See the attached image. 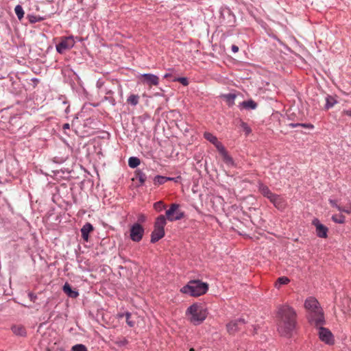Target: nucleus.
Returning <instances> with one entry per match:
<instances>
[{
  "mask_svg": "<svg viewBox=\"0 0 351 351\" xmlns=\"http://www.w3.org/2000/svg\"><path fill=\"white\" fill-rule=\"evenodd\" d=\"M215 147L217 148V151L219 152L221 155L223 154L224 153L227 152L226 148L222 145V143L219 141H218L217 143L214 145Z\"/></svg>",
  "mask_w": 351,
  "mask_h": 351,
  "instance_id": "obj_37",
  "label": "nucleus"
},
{
  "mask_svg": "<svg viewBox=\"0 0 351 351\" xmlns=\"http://www.w3.org/2000/svg\"><path fill=\"white\" fill-rule=\"evenodd\" d=\"M154 208L156 210V211L160 213L166 208V205L163 202L158 201L154 204Z\"/></svg>",
  "mask_w": 351,
  "mask_h": 351,
  "instance_id": "obj_32",
  "label": "nucleus"
},
{
  "mask_svg": "<svg viewBox=\"0 0 351 351\" xmlns=\"http://www.w3.org/2000/svg\"><path fill=\"white\" fill-rule=\"evenodd\" d=\"M130 317H131V313L129 312H126L125 313V319H126L127 324L130 327H134L135 325V322L134 321L131 320Z\"/></svg>",
  "mask_w": 351,
  "mask_h": 351,
  "instance_id": "obj_40",
  "label": "nucleus"
},
{
  "mask_svg": "<svg viewBox=\"0 0 351 351\" xmlns=\"http://www.w3.org/2000/svg\"><path fill=\"white\" fill-rule=\"evenodd\" d=\"M138 221H141V222L145 221V216L144 215H141L138 217Z\"/></svg>",
  "mask_w": 351,
  "mask_h": 351,
  "instance_id": "obj_46",
  "label": "nucleus"
},
{
  "mask_svg": "<svg viewBox=\"0 0 351 351\" xmlns=\"http://www.w3.org/2000/svg\"><path fill=\"white\" fill-rule=\"evenodd\" d=\"M63 291L70 298H76L79 295L77 291L73 290L71 285L66 282L63 286Z\"/></svg>",
  "mask_w": 351,
  "mask_h": 351,
  "instance_id": "obj_17",
  "label": "nucleus"
},
{
  "mask_svg": "<svg viewBox=\"0 0 351 351\" xmlns=\"http://www.w3.org/2000/svg\"><path fill=\"white\" fill-rule=\"evenodd\" d=\"M337 103V100L335 96L327 95L326 97L325 109L328 110L332 108Z\"/></svg>",
  "mask_w": 351,
  "mask_h": 351,
  "instance_id": "obj_23",
  "label": "nucleus"
},
{
  "mask_svg": "<svg viewBox=\"0 0 351 351\" xmlns=\"http://www.w3.org/2000/svg\"><path fill=\"white\" fill-rule=\"evenodd\" d=\"M180 205L176 203L171 204L168 210H166L165 217L169 221H178L184 217V213L179 210Z\"/></svg>",
  "mask_w": 351,
  "mask_h": 351,
  "instance_id": "obj_5",
  "label": "nucleus"
},
{
  "mask_svg": "<svg viewBox=\"0 0 351 351\" xmlns=\"http://www.w3.org/2000/svg\"><path fill=\"white\" fill-rule=\"evenodd\" d=\"M332 220L335 222V223H345V221H346V218L345 217L341 215V214H339V215H334L332 216Z\"/></svg>",
  "mask_w": 351,
  "mask_h": 351,
  "instance_id": "obj_31",
  "label": "nucleus"
},
{
  "mask_svg": "<svg viewBox=\"0 0 351 351\" xmlns=\"http://www.w3.org/2000/svg\"><path fill=\"white\" fill-rule=\"evenodd\" d=\"M339 211L343 212L347 214H351V202H350L346 206L339 208Z\"/></svg>",
  "mask_w": 351,
  "mask_h": 351,
  "instance_id": "obj_38",
  "label": "nucleus"
},
{
  "mask_svg": "<svg viewBox=\"0 0 351 351\" xmlns=\"http://www.w3.org/2000/svg\"><path fill=\"white\" fill-rule=\"evenodd\" d=\"M223 162L229 166H234L233 158L228 154V152L221 155Z\"/></svg>",
  "mask_w": 351,
  "mask_h": 351,
  "instance_id": "obj_29",
  "label": "nucleus"
},
{
  "mask_svg": "<svg viewBox=\"0 0 351 351\" xmlns=\"http://www.w3.org/2000/svg\"><path fill=\"white\" fill-rule=\"evenodd\" d=\"M276 324L278 333L285 337H291L297 326V313L288 304L279 305L276 311Z\"/></svg>",
  "mask_w": 351,
  "mask_h": 351,
  "instance_id": "obj_1",
  "label": "nucleus"
},
{
  "mask_svg": "<svg viewBox=\"0 0 351 351\" xmlns=\"http://www.w3.org/2000/svg\"><path fill=\"white\" fill-rule=\"evenodd\" d=\"M115 344L119 347H123L126 346L128 343V341L125 337H118L115 341Z\"/></svg>",
  "mask_w": 351,
  "mask_h": 351,
  "instance_id": "obj_34",
  "label": "nucleus"
},
{
  "mask_svg": "<svg viewBox=\"0 0 351 351\" xmlns=\"http://www.w3.org/2000/svg\"><path fill=\"white\" fill-rule=\"evenodd\" d=\"M71 351H88V349L84 344L79 343L72 346Z\"/></svg>",
  "mask_w": 351,
  "mask_h": 351,
  "instance_id": "obj_35",
  "label": "nucleus"
},
{
  "mask_svg": "<svg viewBox=\"0 0 351 351\" xmlns=\"http://www.w3.org/2000/svg\"><path fill=\"white\" fill-rule=\"evenodd\" d=\"M221 97L225 99L229 106H232L234 104V100L237 95L234 93H228L222 95Z\"/></svg>",
  "mask_w": 351,
  "mask_h": 351,
  "instance_id": "obj_24",
  "label": "nucleus"
},
{
  "mask_svg": "<svg viewBox=\"0 0 351 351\" xmlns=\"http://www.w3.org/2000/svg\"><path fill=\"white\" fill-rule=\"evenodd\" d=\"M134 175H135V179H136L139 181V183H140L139 185L143 186L147 180V176L145 175V173H143V171H141L140 169H137L135 171Z\"/></svg>",
  "mask_w": 351,
  "mask_h": 351,
  "instance_id": "obj_20",
  "label": "nucleus"
},
{
  "mask_svg": "<svg viewBox=\"0 0 351 351\" xmlns=\"http://www.w3.org/2000/svg\"><path fill=\"white\" fill-rule=\"evenodd\" d=\"M104 85V82L102 80L99 79V80L97 82V84H96L97 87L99 89H101V90L104 89V88H103Z\"/></svg>",
  "mask_w": 351,
  "mask_h": 351,
  "instance_id": "obj_43",
  "label": "nucleus"
},
{
  "mask_svg": "<svg viewBox=\"0 0 351 351\" xmlns=\"http://www.w3.org/2000/svg\"><path fill=\"white\" fill-rule=\"evenodd\" d=\"M329 202L332 207L336 208L338 210H339V208H341V206L337 204V201L335 199H329Z\"/></svg>",
  "mask_w": 351,
  "mask_h": 351,
  "instance_id": "obj_42",
  "label": "nucleus"
},
{
  "mask_svg": "<svg viewBox=\"0 0 351 351\" xmlns=\"http://www.w3.org/2000/svg\"><path fill=\"white\" fill-rule=\"evenodd\" d=\"M173 179H171V177H166L163 176H156L154 178V184L156 186H159L165 184L166 182L172 180Z\"/></svg>",
  "mask_w": 351,
  "mask_h": 351,
  "instance_id": "obj_21",
  "label": "nucleus"
},
{
  "mask_svg": "<svg viewBox=\"0 0 351 351\" xmlns=\"http://www.w3.org/2000/svg\"><path fill=\"white\" fill-rule=\"evenodd\" d=\"M186 315L192 324L199 325L206 319L208 312L207 309L202 304L195 303L188 307Z\"/></svg>",
  "mask_w": 351,
  "mask_h": 351,
  "instance_id": "obj_4",
  "label": "nucleus"
},
{
  "mask_svg": "<svg viewBox=\"0 0 351 351\" xmlns=\"http://www.w3.org/2000/svg\"><path fill=\"white\" fill-rule=\"evenodd\" d=\"M12 332L16 335L21 337L26 335V330L22 325H14L12 327Z\"/></svg>",
  "mask_w": 351,
  "mask_h": 351,
  "instance_id": "obj_22",
  "label": "nucleus"
},
{
  "mask_svg": "<svg viewBox=\"0 0 351 351\" xmlns=\"http://www.w3.org/2000/svg\"><path fill=\"white\" fill-rule=\"evenodd\" d=\"M145 230L138 223L133 224L130 230V237L134 242H139L142 240Z\"/></svg>",
  "mask_w": 351,
  "mask_h": 351,
  "instance_id": "obj_7",
  "label": "nucleus"
},
{
  "mask_svg": "<svg viewBox=\"0 0 351 351\" xmlns=\"http://www.w3.org/2000/svg\"><path fill=\"white\" fill-rule=\"evenodd\" d=\"M15 13L19 20H21L24 16V11L21 5H17L14 8Z\"/></svg>",
  "mask_w": 351,
  "mask_h": 351,
  "instance_id": "obj_33",
  "label": "nucleus"
},
{
  "mask_svg": "<svg viewBox=\"0 0 351 351\" xmlns=\"http://www.w3.org/2000/svg\"><path fill=\"white\" fill-rule=\"evenodd\" d=\"M289 279L286 276H282L278 278L276 282V287L278 289L280 288L281 285H287L289 282Z\"/></svg>",
  "mask_w": 351,
  "mask_h": 351,
  "instance_id": "obj_30",
  "label": "nucleus"
},
{
  "mask_svg": "<svg viewBox=\"0 0 351 351\" xmlns=\"http://www.w3.org/2000/svg\"><path fill=\"white\" fill-rule=\"evenodd\" d=\"M27 19H28V21L30 23H35L37 22H40L45 19V18L43 16H40L39 15H34V14H27Z\"/></svg>",
  "mask_w": 351,
  "mask_h": 351,
  "instance_id": "obj_25",
  "label": "nucleus"
},
{
  "mask_svg": "<svg viewBox=\"0 0 351 351\" xmlns=\"http://www.w3.org/2000/svg\"><path fill=\"white\" fill-rule=\"evenodd\" d=\"M178 178H179L178 177H177V178H171V179H173L171 181H174V182H177V180Z\"/></svg>",
  "mask_w": 351,
  "mask_h": 351,
  "instance_id": "obj_52",
  "label": "nucleus"
},
{
  "mask_svg": "<svg viewBox=\"0 0 351 351\" xmlns=\"http://www.w3.org/2000/svg\"><path fill=\"white\" fill-rule=\"evenodd\" d=\"M167 219L165 217V215H159L158 217H156L155 220L154 228L165 230V227L167 224Z\"/></svg>",
  "mask_w": 351,
  "mask_h": 351,
  "instance_id": "obj_16",
  "label": "nucleus"
},
{
  "mask_svg": "<svg viewBox=\"0 0 351 351\" xmlns=\"http://www.w3.org/2000/svg\"><path fill=\"white\" fill-rule=\"evenodd\" d=\"M28 296H29V300L32 302H36V300L37 299V296L35 294H34L33 293H29Z\"/></svg>",
  "mask_w": 351,
  "mask_h": 351,
  "instance_id": "obj_44",
  "label": "nucleus"
},
{
  "mask_svg": "<svg viewBox=\"0 0 351 351\" xmlns=\"http://www.w3.org/2000/svg\"><path fill=\"white\" fill-rule=\"evenodd\" d=\"M143 83L149 86H157L159 84V77L152 73H144L141 75Z\"/></svg>",
  "mask_w": 351,
  "mask_h": 351,
  "instance_id": "obj_11",
  "label": "nucleus"
},
{
  "mask_svg": "<svg viewBox=\"0 0 351 351\" xmlns=\"http://www.w3.org/2000/svg\"><path fill=\"white\" fill-rule=\"evenodd\" d=\"M319 337L321 341L328 345H332L335 343L332 333L326 328L322 326L319 328Z\"/></svg>",
  "mask_w": 351,
  "mask_h": 351,
  "instance_id": "obj_9",
  "label": "nucleus"
},
{
  "mask_svg": "<svg viewBox=\"0 0 351 351\" xmlns=\"http://www.w3.org/2000/svg\"><path fill=\"white\" fill-rule=\"evenodd\" d=\"M101 92H103L106 95L104 99L108 101L111 105L114 106L117 102L115 99L112 96L114 94V91L112 89L106 87L101 90Z\"/></svg>",
  "mask_w": 351,
  "mask_h": 351,
  "instance_id": "obj_15",
  "label": "nucleus"
},
{
  "mask_svg": "<svg viewBox=\"0 0 351 351\" xmlns=\"http://www.w3.org/2000/svg\"><path fill=\"white\" fill-rule=\"evenodd\" d=\"M291 128H294L298 126H301L304 128L313 129L314 128L313 125L311 123H291L289 125Z\"/></svg>",
  "mask_w": 351,
  "mask_h": 351,
  "instance_id": "obj_36",
  "label": "nucleus"
},
{
  "mask_svg": "<svg viewBox=\"0 0 351 351\" xmlns=\"http://www.w3.org/2000/svg\"><path fill=\"white\" fill-rule=\"evenodd\" d=\"M343 114L351 117V110H343Z\"/></svg>",
  "mask_w": 351,
  "mask_h": 351,
  "instance_id": "obj_47",
  "label": "nucleus"
},
{
  "mask_svg": "<svg viewBox=\"0 0 351 351\" xmlns=\"http://www.w3.org/2000/svg\"><path fill=\"white\" fill-rule=\"evenodd\" d=\"M257 104L252 99L243 101L239 104L240 108H243L246 110H254L257 108Z\"/></svg>",
  "mask_w": 351,
  "mask_h": 351,
  "instance_id": "obj_19",
  "label": "nucleus"
},
{
  "mask_svg": "<svg viewBox=\"0 0 351 351\" xmlns=\"http://www.w3.org/2000/svg\"><path fill=\"white\" fill-rule=\"evenodd\" d=\"M175 81L179 82L183 86H187L189 84V80L186 77H178Z\"/></svg>",
  "mask_w": 351,
  "mask_h": 351,
  "instance_id": "obj_41",
  "label": "nucleus"
},
{
  "mask_svg": "<svg viewBox=\"0 0 351 351\" xmlns=\"http://www.w3.org/2000/svg\"><path fill=\"white\" fill-rule=\"evenodd\" d=\"M170 75H171V74H169V73H166V74L164 75V78H167V77H169Z\"/></svg>",
  "mask_w": 351,
  "mask_h": 351,
  "instance_id": "obj_51",
  "label": "nucleus"
},
{
  "mask_svg": "<svg viewBox=\"0 0 351 351\" xmlns=\"http://www.w3.org/2000/svg\"><path fill=\"white\" fill-rule=\"evenodd\" d=\"M204 137L208 141H209L210 143H211L213 145H215V143H217L219 141L215 135H213V134H211L210 132H206L204 133Z\"/></svg>",
  "mask_w": 351,
  "mask_h": 351,
  "instance_id": "obj_27",
  "label": "nucleus"
},
{
  "mask_svg": "<svg viewBox=\"0 0 351 351\" xmlns=\"http://www.w3.org/2000/svg\"><path fill=\"white\" fill-rule=\"evenodd\" d=\"M165 234V230L154 228V230L151 234V243H155L164 237Z\"/></svg>",
  "mask_w": 351,
  "mask_h": 351,
  "instance_id": "obj_13",
  "label": "nucleus"
},
{
  "mask_svg": "<svg viewBox=\"0 0 351 351\" xmlns=\"http://www.w3.org/2000/svg\"><path fill=\"white\" fill-rule=\"evenodd\" d=\"M208 290V284L199 280H190L182 287L180 292L192 297H198L205 294Z\"/></svg>",
  "mask_w": 351,
  "mask_h": 351,
  "instance_id": "obj_3",
  "label": "nucleus"
},
{
  "mask_svg": "<svg viewBox=\"0 0 351 351\" xmlns=\"http://www.w3.org/2000/svg\"><path fill=\"white\" fill-rule=\"evenodd\" d=\"M118 88H119V94L121 95V96H122V95H123L122 86L120 84H119Z\"/></svg>",
  "mask_w": 351,
  "mask_h": 351,
  "instance_id": "obj_49",
  "label": "nucleus"
},
{
  "mask_svg": "<svg viewBox=\"0 0 351 351\" xmlns=\"http://www.w3.org/2000/svg\"><path fill=\"white\" fill-rule=\"evenodd\" d=\"M304 307L308 311L307 318L311 325L319 327L325 323L323 310L315 298H307L304 302Z\"/></svg>",
  "mask_w": 351,
  "mask_h": 351,
  "instance_id": "obj_2",
  "label": "nucleus"
},
{
  "mask_svg": "<svg viewBox=\"0 0 351 351\" xmlns=\"http://www.w3.org/2000/svg\"><path fill=\"white\" fill-rule=\"evenodd\" d=\"M312 224L316 228V234L319 238H326L328 236V228L320 223L319 220L315 218L312 221Z\"/></svg>",
  "mask_w": 351,
  "mask_h": 351,
  "instance_id": "obj_10",
  "label": "nucleus"
},
{
  "mask_svg": "<svg viewBox=\"0 0 351 351\" xmlns=\"http://www.w3.org/2000/svg\"><path fill=\"white\" fill-rule=\"evenodd\" d=\"M93 230V226L90 223H85L81 228L82 237L85 241H88L89 233Z\"/></svg>",
  "mask_w": 351,
  "mask_h": 351,
  "instance_id": "obj_14",
  "label": "nucleus"
},
{
  "mask_svg": "<svg viewBox=\"0 0 351 351\" xmlns=\"http://www.w3.org/2000/svg\"><path fill=\"white\" fill-rule=\"evenodd\" d=\"M141 163V160L138 158L132 156L128 160V165L131 168L137 167Z\"/></svg>",
  "mask_w": 351,
  "mask_h": 351,
  "instance_id": "obj_28",
  "label": "nucleus"
},
{
  "mask_svg": "<svg viewBox=\"0 0 351 351\" xmlns=\"http://www.w3.org/2000/svg\"><path fill=\"white\" fill-rule=\"evenodd\" d=\"M189 351H195L194 348H191Z\"/></svg>",
  "mask_w": 351,
  "mask_h": 351,
  "instance_id": "obj_53",
  "label": "nucleus"
},
{
  "mask_svg": "<svg viewBox=\"0 0 351 351\" xmlns=\"http://www.w3.org/2000/svg\"><path fill=\"white\" fill-rule=\"evenodd\" d=\"M231 49L233 53H237L239 51V47L235 45H232L231 47Z\"/></svg>",
  "mask_w": 351,
  "mask_h": 351,
  "instance_id": "obj_45",
  "label": "nucleus"
},
{
  "mask_svg": "<svg viewBox=\"0 0 351 351\" xmlns=\"http://www.w3.org/2000/svg\"><path fill=\"white\" fill-rule=\"evenodd\" d=\"M70 128V125L69 123H64L63 125H62V129L63 130H67V129H69Z\"/></svg>",
  "mask_w": 351,
  "mask_h": 351,
  "instance_id": "obj_48",
  "label": "nucleus"
},
{
  "mask_svg": "<svg viewBox=\"0 0 351 351\" xmlns=\"http://www.w3.org/2000/svg\"><path fill=\"white\" fill-rule=\"evenodd\" d=\"M241 127L243 130V131L245 132L247 135L250 134L252 132V130L250 128V126L247 125V123L241 121Z\"/></svg>",
  "mask_w": 351,
  "mask_h": 351,
  "instance_id": "obj_39",
  "label": "nucleus"
},
{
  "mask_svg": "<svg viewBox=\"0 0 351 351\" xmlns=\"http://www.w3.org/2000/svg\"><path fill=\"white\" fill-rule=\"evenodd\" d=\"M75 41L72 36L63 38L61 41L56 45V51L60 53H64L66 51L73 47Z\"/></svg>",
  "mask_w": 351,
  "mask_h": 351,
  "instance_id": "obj_6",
  "label": "nucleus"
},
{
  "mask_svg": "<svg viewBox=\"0 0 351 351\" xmlns=\"http://www.w3.org/2000/svg\"><path fill=\"white\" fill-rule=\"evenodd\" d=\"M124 316H125V313H118L117 314V317L119 319H121V318L123 317Z\"/></svg>",
  "mask_w": 351,
  "mask_h": 351,
  "instance_id": "obj_50",
  "label": "nucleus"
},
{
  "mask_svg": "<svg viewBox=\"0 0 351 351\" xmlns=\"http://www.w3.org/2000/svg\"><path fill=\"white\" fill-rule=\"evenodd\" d=\"M258 190L264 197H267L269 199L274 194L270 191L267 186L265 185L261 182L258 184Z\"/></svg>",
  "mask_w": 351,
  "mask_h": 351,
  "instance_id": "obj_18",
  "label": "nucleus"
},
{
  "mask_svg": "<svg viewBox=\"0 0 351 351\" xmlns=\"http://www.w3.org/2000/svg\"><path fill=\"white\" fill-rule=\"evenodd\" d=\"M245 324V321L243 318H239L232 320L226 325V328L229 334L233 335L235 332L242 330Z\"/></svg>",
  "mask_w": 351,
  "mask_h": 351,
  "instance_id": "obj_8",
  "label": "nucleus"
},
{
  "mask_svg": "<svg viewBox=\"0 0 351 351\" xmlns=\"http://www.w3.org/2000/svg\"><path fill=\"white\" fill-rule=\"evenodd\" d=\"M139 98L138 95L131 94L128 97L127 102L133 106H136L139 102Z\"/></svg>",
  "mask_w": 351,
  "mask_h": 351,
  "instance_id": "obj_26",
  "label": "nucleus"
},
{
  "mask_svg": "<svg viewBox=\"0 0 351 351\" xmlns=\"http://www.w3.org/2000/svg\"><path fill=\"white\" fill-rule=\"evenodd\" d=\"M269 201L274 205L276 208L280 210H282L285 208L286 202L285 199L277 194H274L269 199Z\"/></svg>",
  "mask_w": 351,
  "mask_h": 351,
  "instance_id": "obj_12",
  "label": "nucleus"
}]
</instances>
